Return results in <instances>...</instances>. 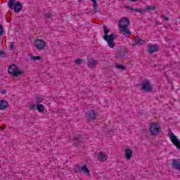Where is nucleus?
I'll list each match as a JSON object with an SVG mask.
<instances>
[{"label": "nucleus", "instance_id": "9", "mask_svg": "<svg viewBox=\"0 0 180 180\" xmlns=\"http://www.w3.org/2000/svg\"><path fill=\"white\" fill-rule=\"evenodd\" d=\"M148 53L150 54H153V53H157L158 51V46L157 44H153V45H148L147 46Z\"/></svg>", "mask_w": 180, "mask_h": 180}, {"label": "nucleus", "instance_id": "3", "mask_svg": "<svg viewBox=\"0 0 180 180\" xmlns=\"http://www.w3.org/2000/svg\"><path fill=\"white\" fill-rule=\"evenodd\" d=\"M149 131L150 136H157L161 131V126L158 122H151L149 124Z\"/></svg>", "mask_w": 180, "mask_h": 180}, {"label": "nucleus", "instance_id": "32", "mask_svg": "<svg viewBox=\"0 0 180 180\" xmlns=\"http://www.w3.org/2000/svg\"><path fill=\"white\" fill-rule=\"evenodd\" d=\"M36 105H34V104H31L30 105V109L31 110H33V109H34V107H35Z\"/></svg>", "mask_w": 180, "mask_h": 180}, {"label": "nucleus", "instance_id": "22", "mask_svg": "<svg viewBox=\"0 0 180 180\" xmlns=\"http://www.w3.org/2000/svg\"><path fill=\"white\" fill-rule=\"evenodd\" d=\"M82 63H84L83 59L78 58L75 60V63L76 64V65H80V64H82Z\"/></svg>", "mask_w": 180, "mask_h": 180}, {"label": "nucleus", "instance_id": "4", "mask_svg": "<svg viewBox=\"0 0 180 180\" xmlns=\"http://www.w3.org/2000/svg\"><path fill=\"white\" fill-rule=\"evenodd\" d=\"M8 6L9 9H14V12L16 13L22 11V4L20 1H16V0H9Z\"/></svg>", "mask_w": 180, "mask_h": 180}, {"label": "nucleus", "instance_id": "33", "mask_svg": "<svg viewBox=\"0 0 180 180\" xmlns=\"http://www.w3.org/2000/svg\"><path fill=\"white\" fill-rule=\"evenodd\" d=\"M130 2H136L137 0H129Z\"/></svg>", "mask_w": 180, "mask_h": 180}, {"label": "nucleus", "instance_id": "13", "mask_svg": "<svg viewBox=\"0 0 180 180\" xmlns=\"http://www.w3.org/2000/svg\"><path fill=\"white\" fill-rule=\"evenodd\" d=\"M96 60L92 59V58H88L87 59V67L89 68H94V67L96 66Z\"/></svg>", "mask_w": 180, "mask_h": 180}, {"label": "nucleus", "instance_id": "26", "mask_svg": "<svg viewBox=\"0 0 180 180\" xmlns=\"http://www.w3.org/2000/svg\"><path fill=\"white\" fill-rule=\"evenodd\" d=\"M31 58L36 61V60H41V58L40 56H32Z\"/></svg>", "mask_w": 180, "mask_h": 180}, {"label": "nucleus", "instance_id": "35", "mask_svg": "<svg viewBox=\"0 0 180 180\" xmlns=\"http://www.w3.org/2000/svg\"><path fill=\"white\" fill-rule=\"evenodd\" d=\"M2 94H6V91H2Z\"/></svg>", "mask_w": 180, "mask_h": 180}, {"label": "nucleus", "instance_id": "36", "mask_svg": "<svg viewBox=\"0 0 180 180\" xmlns=\"http://www.w3.org/2000/svg\"><path fill=\"white\" fill-rule=\"evenodd\" d=\"M78 1V2H81L82 0H77Z\"/></svg>", "mask_w": 180, "mask_h": 180}, {"label": "nucleus", "instance_id": "24", "mask_svg": "<svg viewBox=\"0 0 180 180\" xmlns=\"http://www.w3.org/2000/svg\"><path fill=\"white\" fill-rule=\"evenodd\" d=\"M115 68H117L118 70H124V66L122 65H116Z\"/></svg>", "mask_w": 180, "mask_h": 180}, {"label": "nucleus", "instance_id": "17", "mask_svg": "<svg viewBox=\"0 0 180 180\" xmlns=\"http://www.w3.org/2000/svg\"><path fill=\"white\" fill-rule=\"evenodd\" d=\"M81 170L84 174L86 175V176H89V175H91V174L89 173V169H88L86 165H83L81 167Z\"/></svg>", "mask_w": 180, "mask_h": 180}, {"label": "nucleus", "instance_id": "2", "mask_svg": "<svg viewBox=\"0 0 180 180\" xmlns=\"http://www.w3.org/2000/svg\"><path fill=\"white\" fill-rule=\"evenodd\" d=\"M103 32L104 35L103 36V40L107 42L108 47L110 49H115V39H116V34L115 33H112L109 34V29L106 25H103Z\"/></svg>", "mask_w": 180, "mask_h": 180}, {"label": "nucleus", "instance_id": "25", "mask_svg": "<svg viewBox=\"0 0 180 180\" xmlns=\"http://www.w3.org/2000/svg\"><path fill=\"white\" fill-rule=\"evenodd\" d=\"M96 8H98V3L96 1H93V9L94 11L96 10Z\"/></svg>", "mask_w": 180, "mask_h": 180}, {"label": "nucleus", "instance_id": "8", "mask_svg": "<svg viewBox=\"0 0 180 180\" xmlns=\"http://www.w3.org/2000/svg\"><path fill=\"white\" fill-rule=\"evenodd\" d=\"M86 117L89 120H95V118L96 117V112L95 110H90L86 112Z\"/></svg>", "mask_w": 180, "mask_h": 180}, {"label": "nucleus", "instance_id": "11", "mask_svg": "<svg viewBox=\"0 0 180 180\" xmlns=\"http://www.w3.org/2000/svg\"><path fill=\"white\" fill-rule=\"evenodd\" d=\"M146 43V40L140 39V37H135V42L132 43V46L134 47L137 45L141 46Z\"/></svg>", "mask_w": 180, "mask_h": 180}, {"label": "nucleus", "instance_id": "20", "mask_svg": "<svg viewBox=\"0 0 180 180\" xmlns=\"http://www.w3.org/2000/svg\"><path fill=\"white\" fill-rule=\"evenodd\" d=\"M37 109L38 112L41 113V112H44V105H43L41 104L37 105Z\"/></svg>", "mask_w": 180, "mask_h": 180}, {"label": "nucleus", "instance_id": "28", "mask_svg": "<svg viewBox=\"0 0 180 180\" xmlns=\"http://www.w3.org/2000/svg\"><path fill=\"white\" fill-rule=\"evenodd\" d=\"M4 34V27H2L1 25H0V36H2Z\"/></svg>", "mask_w": 180, "mask_h": 180}, {"label": "nucleus", "instance_id": "21", "mask_svg": "<svg viewBox=\"0 0 180 180\" xmlns=\"http://www.w3.org/2000/svg\"><path fill=\"white\" fill-rule=\"evenodd\" d=\"M44 99L41 96H38L36 97V103H41L43 102Z\"/></svg>", "mask_w": 180, "mask_h": 180}, {"label": "nucleus", "instance_id": "16", "mask_svg": "<svg viewBox=\"0 0 180 180\" xmlns=\"http://www.w3.org/2000/svg\"><path fill=\"white\" fill-rule=\"evenodd\" d=\"M8 108V101L0 100V110H5Z\"/></svg>", "mask_w": 180, "mask_h": 180}, {"label": "nucleus", "instance_id": "31", "mask_svg": "<svg viewBox=\"0 0 180 180\" xmlns=\"http://www.w3.org/2000/svg\"><path fill=\"white\" fill-rule=\"evenodd\" d=\"M162 18H163V19H165V20H166V21L169 20V18L168 17L165 16V15H162Z\"/></svg>", "mask_w": 180, "mask_h": 180}, {"label": "nucleus", "instance_id": "29", "mask_svg": "<svg viewBox=\"0 0 180 180\" xmlns=\"http://www.w3.org/2000/svg\"><path fill=\"white\" fill-rule=\"evenodd\" d=\"M124 8H125V9H129V11H134V9H136V8H133L129 6H124Z\"/></svg>", "mask_w": 180, "mask_h": 180}, {"label": "nucleus", "instance_id": "5", "mask_svg": "<svg viewBox=\"0 0 180 180\" xmlns=\"http://www.w3.org/2000/svg\"><path fill=\"white\" fill-rule=\"evenodd\" d=\"M8 72L10 75H12V77H19V75H22L23 74V72L19 70V68H18V66L15 64H12L8 66Z\"/></svg>", "mask_w": 180, "mask_h": 180}, {"label": "nucleus", "instance_id": "37", "mask_svg": "<svg viewBox=\"0 0 180 180\" xmlns=\"http://www.w3.org/2000/svg\"><path fill=\"white\" fill-rule=\"evenodd\" d=\"M1 130H4V128L0 127Z\"/></svg>", "mask_w": 180, "mask_h": 180}, {"label": "nucleus", "instance_id": "14", "mask_svg": "<svg viewBox=\"0 0 180 180\" xmlns=\"http://www.w3.org/2000/svg\"><path fill=\"white\" fill-rule=\"evenodd\" d=\"M172 165L174 169H180V160L173 159Z\"/></svg>", "mask_w": 180, "mask_h": 180}, {"label": "nucleus", "instance_id": "19", "mask_svg": "<svg viewBox=\"0 0 180 180\" xmlns=\"http://www.w3.org/2000/svg\"><path fill=\"white\" fill-rule=\"evenodd\" d=\"M155 9H157V7L154 5L146 6L145 8V11H155Z\"/></svg>", "mask_w": 180, "mask_h": 180}, {"label": "nucleus", "instance_id": "10", "mask_svg": "<svg viewBox=\"0 0 180 180\" xmlns=\"http://www.w3.org/2000/svg\"><path fill=\"white\" fill-rule=\"evenodd\" d=\"M142 89L146 92H150L151 91V84L148 81L144 82L141 84Z\"/></svg>", "mask_w": 180, "mask_h": 180}, {"label": "nucleus", "instance_id": "30", "mask_svg": "<svg viewBox=\"0 0 180 180\" xmlns=\"http://www.w3.org/2000/svg\"><path fill=\"white\" fill-rule=\"evenodd\" d=\"M2 56H5V51H0V57H2Z\"/></svg>", "mask_w": 180, "mask_h": 180}, {"label": "nucleus", "instance_id": "7", "mask_svg": "<svg viewBox=\"0 0 180 180\" xmlns=\"http://www.w3.org/2000/svg\"><path fill=\"white\" fill-rule=\"evenodd\" d=\"M34 44L37 50H43L46 47V42L41 39H37L34 42Z\"/></svg>", "mask_w": 180, "mask_h": 180}, {"label": "nucleus", "instance_id": "15", "mask_svg": "<svg viewBox=\"0 0 180 180\" xmlns=\"http://www.w3.org/2000/svg\"><path fill=\"white\" fill-rule=\"evenodd\" d=\"M98 157L99 161L105 162L106 161V160H108V155L105 153V152H100L98 153Z\"/></svg>", "mask_w": 180, "mask_h": 180}, {"label": "nucleus", "instance_id": "34", "mask_svg": "<svg viewBox=\"0 0 180 180\" xmlns=\"http://www.w3.org/2000/svg\"><path fill=\"white\" fill-rule=\"evenodd\" d=\"M91 2H95L96 0H90Z\"/></svg>", "mask_w": 180, "mask_h": 180}, {"label": "nucleus", "instance_id": "6", "mask_svg": "<svg viewBox=\"0 0 180 180\" xmlns=\"http://www.w3.org/2000/svg\"><path fill=\"white\" fill-rule=\"evenodd\" d=\"M168 136L170 139L171 143H172V144L176 147L178 150H180V140L176 136H175L171 129H169Z\"/></svg>", "mask_w": 180, "mask_h": 180}, {"label": "nucleus", "instance_id": "1", "mask_svg": "<svg viewBox=\"0 0 180 180\" xmlns=\"http://www.w3.org/2000/svg\"><path fill=\"white\" fill-rule=\"evenodd\" d=\"M129 25H130V20L129 18H123L118 21V29L125 37H130L131 32L129 30Z\"/></svg>", "mask_w": 180, "mask_h": 180}, {"label": "nucleus", "instance_id": "12", "mask_svg": "<svg viewBox=\"0 0 180 180\" xmlns=\"http://www.w3.org/2000/svg\"><path fill=\"white\" fill-rule=\"evenodd\" d=\"M133 155V151L130 148L125 149V160L127 161H130L131 160V157Z\"/></svg>", "mask_w": 180, "mask_h": 180}, {"label": "nucleus", "instance_id": "27", "mask_svg": "<svg viewBox=\"0 0 180 180\" xmlns=\"http://www.w3.org/2000/svg\"><path fill=\"white\" fill-rule=\"evenodd\" d=\"M15 48V44L13 42L10 43V50H13Z\"/></svg>", "mask_w": 180, "mask_h": 180}, {"label": "nucleus", "instance_id": "23", "mask_svg": "<svg viewBox=\"0 0 180 180\" xmlns=\"http://www.w3.org/2000/svg\"><path fill=\"white\" fill-rule=\"evenodd\" d=\"M134 12H137L138 13H143V12H146V9L143 8H135Z\"/></svg>", "mask_w": 180, "mask_h": 180}, {"label": "nucleus", "instance_id": "18", "mask_svg": "<svg viewBox=\"0 0 180 180\" xmlns=\"http://www.w3.org/2000/svg\"><path fill=\"white\" fill-rule=\"evenodd\" d=\"M53 16L54 14L51 11L45 13V18H46L47 19H53Z\"/></svg>", "mask_w": 180, "mask_h": 180}]
</instances>
